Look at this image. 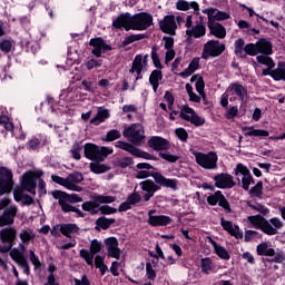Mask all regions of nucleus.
<instances>
[{
  "label": "nucleus",
  "mask_w": 285,
  "mask_h": 285,
  "mask_svg": "<svg viewBox=\"0 0 285 285\" xmlns=\"http://www.w3.org/2000/svg\"><path fill=\"white\" fill-rule=\"evenodd\" d=\"M122 136L126 137V139H128L130 142L119 140L116 142L117 148L129 153V155H132V157L147 159L148 161H159V158L153 156V154L137 148V146H144V144H146V131L144 130V125L131 124L129 127L124 129Z\"/></svg>",
  "instance_id": "obj_1"
},
{
  "label": "nucleus",
  "mask_w": 285,
  "mask_h": 285,
  "mask_svg": "<svg viewBox=\"0 0 285 285\" xmlns=\"http://www.w3.org/2000/svg\"><path fill=\"white\" fill-rule=\"evenodd\" d=\"M148 177H153L154 181L158 184V186H163V188H170L171 190H178L179 180L175 178H166L159 171H148V170H139L136 175V179H148Z\"/></svg>",
  "instance_id": "obj_2"
},
{
  "label": "nucleus",
  "mask_w": 285,
  "mask_h": 285,
  "mask_svg": "<svg viewBox=\"0 0 285 285\" xmlns=\"http://www.w3.org/2000/svg\"><path fill=\"white\" fill-rule=\"evenodd\" d=\"M0 210H3L0 215V228L12 226L19 213V207L17 205H10L9 198H2L0 199Z\"/></svg>",
  "instance_id": "obj_3"
},
{
  "label": "nucleus",
  "mask_w": 285,
  "mask_h": 285,
  "mask_svg": "<svg viewBox=\"0 0 285 285\" xmlns=\"http://www.w3.org/2000/svg\"><path fill=\"white\" fill-rule=\"evenodd\" d=\"M85 157L90 159V161H105L108 155H112L114 150L108 147H101L87 142L83 147Z\"/></svg>",
  "instance_id": "obj_4"
},
{
  "label": "nucleus",
  "mask_w": 285,
  "mask_h": 285,
  "mask_svg": "<svg viewBox=\"0 0 285 285\" xmlns=\"http://www.w3.org/2000/svg\"><path fill=\"white\" fill-rule=\"evenodd\" d=\"M234 55L239 57V59H246V57H257L259 51L257 49V42H249L246 45L244 38H238L234 43Z\"/></svg>",
  "instance_id": "obj_5"
},
{
  "label": "nucleus",
  "mask_w": 285,
  "mask_h": 285,
  "mask_svg": "<svg viewBox=\"0 0 285 285\" xmlns=\"http://www.w3.org/2000/svg\"><path fill=\"white\" fill-rule=\"evenodd\" d=\"M16 239L17 228L12 227V225L3 226V228L0 229V242L6 245H0V253H10Z\"/></svg>",
  "instance_id": "obj_6"
},
{
  "label": "nucleus",
  "mask_w": 285,
  "mask_h": 285,
  "mask_svg": "<svg viewBox=\"0 0 285 285\" xmlns=\"http://www.w3.org/2000/svg\"><path fill=\"white\" fill-rule=\"evenodd\" d=\"M43 175L42 170H29L22 176V190H27L30 195H36L37 179Z\"/></svg>",
  "instance_id": "obj_7"
},
{
  "label": "nucleus",
  "mask_w": 285,
  "mask_h": 285,
  "mask_svg": "<svg viewBox=\"0 0 285 285\" xmlns=\"http://www.w3.org/2000/svg\"><path fill=\"white\" fill-rule=\"evenodd\" d=\"M217 153L209 151L208 154H196V164L205 170H215L218 161Z\"/></svg>",
  "instance_id": "obj_8"
},
{
  "label": "nucleus",
  "mask_w": 285,
  "mask_h": 285,
  "mask_svg": "<svg viewBox=\"0 0 285 285\" xmlns=\"http://www.w3.org/2000/svg\"><path fill=\"white\" fill-rule=\"evenodd\" d=\"M224 50H226V45L220 43L219 40H208L204 45L202 59H208V57H219Z\"/></svg>",
  "instance_id": "obj_9"
},
{
  "label": "nucleus",
  "mask_w": 285,
  "mask_h": 285,
  "mask_svg": "<svg viewBox=\"0 0 285 285\" xmlns=\"http://www.w3.org/2000/svg\"><path fill=\"white\" fill-rule=\"evenodd\" d=\"M180 119H184L185 121H189L195 126L196 128H199L200 126H204L206 124V119L199 117L195 109L190 108V106L185 105L179 115Z\"/></svg>",
  "instance_id": "obj_10"
},
{
  "label": "nucleus",
  "mask_w": 285,
  "mask_h": 285,
  "mask_svg": "<svg viewBox=\"0 0 285 285\" xmlns=\"http://www.w3.org/2000/svg\"><path fill=\"white\" fill-rule=\"evenodd\" d=\"M89 46L90 48H94L91 55L97 59H99L101 55L112 51V46L106 43V40L102 37L91 38L89 40Z\"/></svg>",
  "instance_id": "obj_11"
},
{
  "label": "nucleus",
  "mask_w": 285,
  "mask_h": 285,
  "mask_svg": "<svg viewBox=\"0 0 285 285\" xmlns=\"http://www.w3.org/2000/svg\"><path fill=\"white\" fill-rule=\"evenodd\" d=\"M13 186L12 171L6 167H0V196L11 193Z\"/></svg>",
  "instance_id": "obj_12"
},
{
  "label": "nucleus",
  "mask_w": 285,
  "mask_h": 285,
  "mask_svg": "<svg viewBox=\"0 0 285 285\" xmlns=\"http://www.w3.org/2000/svg\"><path fill=\"white\" fill-rule=\"evenodd\" d=\"M207 204L209 206H220V208H224L225 213L230 214L233 213V209L230 208V203L228 199H226V196L222 190H216L214 194H210L207 197Z\"/></svg>",
  "instance_id": "obj_13"
},
{
  "label": "nucleus",
  "mask_w": 285,
  "mask_h": 285,
  "mask_svg": "<svg viewBox=\"0 0 285 285\" xmlns=\"http://www.w3.org/2000/svg\"><path fill=\"white\" fill-rule=\"evenodd\" d=\"M153 14L148 12H139L132 16L134 30L144 31L153 26Z\"/></svg>",
  "instance_id": "obj_14"
},
{
  "label": "nucleus",
  "mask_w": 285,
  "mask_h": 285,
  "mask_svg": "<svg viewBox=\"0 0 285 285\" xmlns=\"http://www.w3.org/2000/svg\"><path fill=\"white\" fill-rule=\"evenodd\" d=\"M141 190L145 193L142 195L144 202H148L155 197V193L161 190V185L157 184L153 179H146L139 183Z\"/></svg>",
  "instance_id": "obj_15"
},
{
  "label": "nucleus",
  "mask_w": 285,
  "mask_h": 285,
  "mask_svg": "<svg viewBox=\"0 0 285 285\" xmlns=\"http://www.w3.org/2000/svg\"><path fill=\"white\" fill-rule=\"evenodd\" d=\"M158 26L165 35L175 37L177 35V21L175 14H167L163 20H158Z\"/></svg>",
  "instance_id": "obj_16"
},
{
  "label": "nucleus",
  "mask_w": 285,
  "mask_h": 285,
  "mask_svg": "<svg viewBox=\"0 0 285 285\" xmlns=\"http://www.w3.org/2000/svg\"><path fill=\"white\" fill-rule=\"evenodd\" d=\"M112 28L116 30H126V32H130L134 30L132 14L130 12L120 13L117 19L112 20Z\"/></svg>",
  "instance_id": "obj_17"
},
{
  "label": "nucleus",
  "mask_w": 285,
  "mask_h": 285,
  "mask_svg": "<svg viewBox=\"0 0 285 285\" xmlns=\"http://www.w3.org/2000/svg\"><path fill=\"white\" fill-rule=\"evenodd\" d=\"M147 145L151 150H155L156 153H163L164 150H170V141L164 137L160 136H151Z\"/></svg>",
  "instance_id": "obj_18"
},
{
  "label": "nucleus",
  "mask_w": 285,
  "mask_h": 285,
  "mask_svg": "<svg viewBox=\"0 0 285 285\" xmlns=\"http://www.w3.org/2000/svg\"><path fill=\"white\" fill-rule=\"evenodd\" d=\"M53 199H58L59 205L63 213H71L72 210V196L66 194V191L53 190L51 191Z\"/></svg>",
  "instance_id": "obj_19"
},
{
  "label": "nucleus",
  "mask_w": 285,
  "mask_h": 285,
  "mask_svg": "<svg viewBox=\"0 0 285 285\" xmlns=\"http://www.w3.org/2000/svg\"><path fill=\"white\" fill-rule=\"evenodd\" d=\"M214 181L216 188L226 189V188H235L237 185L235 180H233V175L228 173H220L214 176Z\"/></svg>",
  "instance_id": "obj_20"
},
{
  "label": "nucleus",
  "mask_w": 285,
  "mask_h": 285,
  "mask_svg": "<svg viewBox=\"0 0 285 285\" xmlns=\"http://www.w3.org/2000/svg\"><path fill=\"white\" fill-rule=\"evenodd\" d=\"M105 244L107 246V257H111L112 259H121V249L119 248V240L117 237L111 236L105 239Z\"/></svg>",
  "instance_id": "obj_21"
},
{
  "label": "nucleus",
  "mask_w": 285,
  "mask_h": 285,
  "mask_svg": "<svg viewBox=\"0 0 285 285\" xmlns=\"http://www.w3.org/2000/svg\"><path fill=\"white\" fill-rule=\"evenodd\" d=\"M155 209H151L148 212V224L149 226H168L170 224H173V218H170V216H166V215H156L155 216Z\"/></svg>",
  "instance_id": "obj_22"
},
{
  "label": "nucleus",
  "mask_w": 285,
  "mask_h": 285,
  "mask_svg": "<svg viewBox=\"0 0 285 285\" xmlns=\"http://www.w3.org/2000/svg\"><path fill=\"white\" fill-rule=\"evenodd\" d=\"M227 90H230V92H234V95L238 97L242 104H246V101H248V89L244 87V85L239 82H232Z\"/></svg>",
  "instance_id": "obj_23"
},
{
  "label": "nucleus",
  "mask_w": 285,
  "mask_h": 285,
  "mask_svg": "<svg viewBox=\"0 0 285 285\" xmlns=\"http://www.w3.org/2000/svg\"><path fill=\"white\" fill-rule=\"evenodd\" d=\"M234 174L237 175H243L242 178V188L245 190H250V183L248 179V167H246L244 164L239 163L237 164L236 168L234 169Z\"/></svg>",
  "instance_id": "obj_24"
},
{
  "label": "nucleus",
  "mask_w": 285,
  "mask_h": 285,
  "mask_svg": "<svg viewBox=\"0 0 285 285\" xmlns=\"http://www.w3.org/2000/svg\"><path fill=\"white\" fill-rule=\"evenodd\" d=\"M160 81H164V72L161 69H155L149 75V83L153 87L154 92H157L159 90V83Z\"/></svg>",
  "instance_id": "obj_25"
},
{
  "label": "nucleus",
  "mask_w": 285,
  "mask_h": 285,
  "mask_svg": "<svg viewBox=\"0 0 285 285\" xmlns=\"http://www.w3.org/2000/svg\"><path fill=\"white\" fill-rule=\"evenodd\" d=\"M258 55H273V42L266 38H261L256 41Z\"/></svg>",
  "instance_id": "obj_26"
},
{
  "label": "nucleus",
  "mask_w": 285,
  "mask_h": 285,
  "mask_svg": "<svg viewBox=\"0 0 285 285\" xmlns=\"http://www.w3.org/2000/svg\"><path fill=\"white\" fill-rule=\"evenodd\" d=\"M14 202H22V206H32L35 200L28 194L23 193V189L13 190Z\"/></svg>",
  "instance_id": "obj_27"
},
{
  "label": "nucleus",
  "mask_w": 285,
  "mask_h": 285,
  "mask_svg": "<svg viewBox=\"0 0 285 285\" xmlns=\"http://www.w3.org/2000/svg\"><path fill=\"white\" fill-rule=\"evenodd\" d=\"M209 242H210L212 246L214 247L216 255L220 259H224L225 262H228V259H230V253L226 250V247L217 244V242H215V239H213V238H209Z\"/></svg>",
  "instance_id": "obj_28"
},
{
  "label": "nucleus",
  "mask_w": 285,
  "mask_h": 285,
  "mask_svg": "<svg viewBox=\"0 0 285 285\" xmlns=\"http://www.w3.org/2000/svg\"><path fill=\"white\" fill-rule=\"evenodd\" d=\"M99 202L95 196H92V200H87L82 204V210L90 213V215H99Z\"/></svg>",
  "instance_id": "obj_29"
},
{
  "label": "nucleus",
  "mask_w": 285,
  "mask_h": 285,
  "mask_svg": "<svg viewBox=\"0 0 285 285\" xmlns=\"http://www.w3.org/2000/svg\"><path fill=\"white\" fill-rule=\"evenodd\" d=\"M116 222L117 219L115 218H107L106 216H100L98 219H96L95 230H108V228H110L112 224H116Z\"/></svg>",
  "instance_id": "obj_30"
},
{
  "label": "nucleus",
  "mask_w": 285,
  "mask_h": 285,
  "mask_svg": "<svg viewBox=\"0 0 285 285\" xmlns=\"http://www.w3.org/2000/svg\"><path fill=\"white\" fill-rule=\"evenodd\" d=\"M187 37H194L195 39H202V37H206V26L205 24H196L191 27V29L186 30Z\"/></svg>",
  "instance_id": "obj_31"
},
{
  "label": "nucleus",
  "mask_w": 285,
  "mask_h": 285,
  "mask_svg": "<svg viewBox=\"0 0 285 285\" xmlns=\"http://www.w3.org/2000/svg\"><path fill=\"white\" fill-rule=\"evenodd\" d=\"M256 253L259 257H275V248L268 247V243L258 244Z\"/></svg>",
  "instance_id": "obj_32"
},
{
  "label": "nucleus",
  "mask_w": 285,
  "mask_h": 285,
  "mask_svg": "<svg viewBox=\"0 0 285 285\" xmlns=\"http://www.w3.org/2000/svg\"><path fill=\"white\" fill-rule=\"evenodd\" d=\"M19 237L22 244H30V242H35L37 234L30 227H24L20 230Z\"/></svg>",
  "instance_id": "obj_33"
},
{
  "label": "nucleus",
  "mask_w": 285,
  "mask_h": 285,
  "mask_svg": "<svg viewBox=\"0 0 285 285\" xmlns=\"http://www.w3.org/2000/svg\"><path fill=\"white\" fill-rule=\"evenodd\" d=\"M243 132L245 137H268V130L266 129H255V127H243Z\"/></svg>",
  "instance_id": "obj_34"
},
{
  "label": "nucleus",
  "mask_w": 285,
  "mask_h": 285,
  "mask_svg": "<svg viewBox=\"0 0 285 285\" xmlns=\"http://www.w3.org/2000/svg\"><path fill=\"white\" fill-rule=\"evenodd\" d=\"M106 119H110V111L108 109H99L96 117L90 120L91 126H99Z\"/></svg>",
  "instance_id": "obj_35"
},
{
  "label": "nucleus",
  "mask_w": 285,
  "mask_h": 285,
  "mask_svg": "<svg viewBox=\"0 0 285 285\" xmlns=\"http://www.w3.org/2000/svg\"><path fill=\"white\" fill-rule=\"evenodd\" d=\"M142 39H148V35L147 33H132L125 38V40L120 45V48H127V46H130V43H135V41H141Z\"/></svg>",
  "instance_id": "obj_36"
},
{
  "label": "nucleus",
  "mask_w": 285,
  "mask_h": 285,
  "mask_svg": "<svg viewBox=\"0 0 285 285\" xmlns=\"http://www.w3.org/2000/svg\"><path fill=\"white\" fill-rule=\"evenodd\" d=\"M274 81H285V61H279L277 68L273 69Z\"/></svg>",
  "instance_id": "obj_37"
},
{
  "label": "nucleus",
  "mask_w": 285,
  "mask_h": 285,
  "mask_svg": "<svg viewBox=\"0 0 285 285\" xmlns=\"http://www.w3.org/2000/svg\"><path fill=\"white\" fill-rule=\"evenodd\" d=\"M215 12H217V8H213V7L203 10V14H207V19H208L207 27L209 30L212 28H215V26H217V23H219V22H215V21H217L215 19Z\"/></svg>",
  "instance_id": "obj_38"
},
{
  "label": "nucleus",
  "mask_w": 285,
  "mask_h": 285,
  "mask_svg": "<svg viewBox=\"0 0 285 285\" xmlns=\"http://www.w3.org/2000/svg\"><path fill=\"white\" fill-rule=\"evenodd\" d=\"M209 35H213L216 39H226V27L222 23H216L212 29H209Z\"/></svg>",
  "instance_id": "obj_39"
},
{
  "label": "nucleus",
  "mask_w": 285,
  "mask_h": 285,
  "mask_svg": "<svg viewBox=\"0 0 285 285\" xmlns=\"http://www.w3.org/2000/svg\"><path fill=\"white\" fill-rule=\"evenodd\" d=\"M159 47L154 45L151 47V61L157 70H164V65H161V59H159Z\"/></svg>",
  "instance_id": "obj_40"
},
{
  "label": "nucleus",
  "mask_w": 285,
  "mask_h": 285,
  "mask_svg": "<svg viewBox=\"0 0 285 285\" xmlns=\"http://www.w3.org/2000/svg\"><path fill=\"white\" fill-rule=\"evenodd\" d=\"M130 75H137L135 81H139L140 79H144V75H141V72H144V67H141V62H139L138 60L132 61L131 62V68L129 69Z\"/></svg>",
  "instance_id": "obj_41"
},
{
  "label": "nucleus",
  "mask_w": 285,
  "mask_h": 285,
  "mask_svg": "<svg viewBox=\"0 0 285 285\" xmlns=\"http://www.w3.org/2000/svg\"><path fill=\"white\" fill-rule=\"evenodd\" d=\"M247 206L248 208H252V210H256L257 213H261V215H264V217H268V215H271V209H268V207L259 203L253 204L248 202Z\"/></svg>",
  "instance_id": "obj_42"
},
{
  "label": "nucleus",
  "mask_w": 285,
  "mask_h": 285,
  "mask_svg": "<svg viewBox=\"0 0 285 285\" xmlns=\"http://www.w3.org/2000/svg\"><path fill=\"white\" fill-rule=\"evenodd\" d=\"M263 262H267L268 264H284L285 262V253L284 250L277 249L273 258H263Z\"/></svg>",
  "instance_id": "obj_43"
},
{
  "label": "nucleus",
  "mask_w": 285,
  "mask_h": 285,
  "mask_svg": "<svg viewBox=\"0 0 285 285\" xmlns=\"http://www.w3.org/2000/svg\"><path fill=\"white\" fill-rule=\"evenodd\" d=\"M90 170L91 173H95V175H104V173H108V170H110V166L99 163H91Z\"/></svg>",
  "instance_id": "obj_44"
},
{
  "label": "nucleus",
  "mask_w": 285,
  "mask_h": 285,
  "mask_svg": "<svg viewBox=\"0 0 285 285\" xmlns=\"http://www.w3.org/2000/svg\"><path fill=\"white\" fill-rule=\"evenodd\" d=\"M256 60L258 63H262V66H267V68H275V61L273 58H271V55H259L256 57Z\"/></svg>",
  "instance_id": "obj_45"
},
{
  "label": "nucleus",
  "mask_w": 285,
  "mask_h": 285,
  "mask_svg": "<svg viewBox=\"0 0 285 285\" xmlns=\"http://www.w3.org/2000/svg\"><path fill=\"white\" fill-rule=\"evenodd\" d=\"M258 230H262V233L269 236L277 235V229H275V227H273V225H271V223L266 218L263 222V225H261Z\"/></svg>",
  "instance_id": "obj_46"
},
{
  "label": "nucleus",
  "mask_w": 285,
  "mask_h": 285,
  "mask_svg": "<svg viewBox=\"0 0 285 285\" xmlns=\"http://www.w3.org/2000/svg\"><path fill=\"white\" fill-rule=\"evenodd\" d=\"M249 195L250 197L262 198V195H264V181L259 180L254 187H252Z\"/></svg>",
  "instance_id": "obj_47"
},
{
  "label": "nucleus",
  "mask_w": 285,
  "mask_h": 285,
  "mask_svg": "<svg viewBox=\"0 0 285 285\" xmlns=\"http://www.w3.org/2000/svg\"><path fill=\"white\" fill-rule=\"evenodd\" d=\"M200 268L202 273L210 275V271H213V259H210V257L202 258Z\"/></svg>",
  "instance_id": "obj_48"
},
{
  "label": "nucleus",
  "mask_w": 285,
  "mask_h": 285,
  "mask_svg": "<svg viewBox=\"0 0 285 285\" xmlns=\"http://www.w3.org/2000/svg\"><path fill=\"white\" fill-rule=\"evenodd\" d=\"M80 257L82 259H85L86 264L88 266H95V256L92 255V253L88 249H81L80 250Z\"/></svg>",
  "instance_id": "obj_49"
},
{
  "label": "nucleus",
  "mask_w": 285,
  "mask_h": 285,
  "mask_svg": "<svg viewBox=\"0 0 285 285\" xmlns=\"http://www.w3.org/2000/svg\"><path fill=\"white\" fill-rule=\"evenodd\" d=\"M247 219H248L249 224L255 226V228H257L258 230H259V228H262V225L266 220V218L259 214L255 215V216H248Z\"/></svg>",
  "instance_id": "obj_50"
},
{
  "label": "nucleus",
  "mask_w": 285,
  "mask_h": 285,
  "mask_svg": "<svg viewBox=\"0 0 285 285\" xmlns=\"http://www.w3.org/2000/svg\"><path fill=\"white\" fill-rule=\"evenodd\" d=\"M52 181L55 184H59L60 186H65V188H68V190H72V183L66 178H61L60 176L57 175H51Z\"/></svg>",
  "instance_id": "obj_51"
},
{
  "label": "nucleus",
  "mask_w": 285,
  "mask_h": 285,
  "mask_svg": "<svg viewBox=\"0 0 285 285\" xmlns=\"http://www.w3.org/2000/svg\"><path fill=\"white\" fill-rule=\"evenodd\" d=\"M95 198L99 206H101V204H114V202H117V197L115 196H105L100 194L95 195Z\"/></svg>",
  "instance_id": "obj_52"
},
{
  "label": "nucleus",
  "mask_w": 285,
  "mask_h": 285,
  "mask_svg": "<svg viewBox=\"0 0 285 285\" xmlns=\"http://www.w3.org/2000/svg\"><path fill=\"white\" fill-rule=\"evenodd\" d=\"M158 156L160 159H164L165 161H168L169 164H177L179 161L180 157L177 155H173L170 153H159Z\"/></svg>",
  "instance_id": "obj_53"
},
{
  "label": "nucleus",
  "mask_w": 285,
  "mask_h": 285,
  "mask_svg": "<svg viewBox=\"0 0 285 285\" xmlns=\"http://www.w3.org/2000/svg\"><path fill=\"white\" fill-rule=\"evenodd\" d=\"M0 126H3L9 132L14 131V124L6 115L0 116Z\"/></svg>",
  "instance_id": "obj_54"
},
{
  "label": "nucleus",
  "mask_w": 285,
  "mask_h": 285,
  "mask_svg": "<svg viewBox=\"0 0 285 285\" xmlns=\"http://www.w3.org/2000/svg\"><path fill=\"white\" fill-rule=\"evenodd\" d=\"M104 66V60L102 59H90L87 62H85V67L87 70H95V68H101Z\"/></svg>",
  "instance_id": "obj_55"
},
{
  "label": "nucleus",
  "mask_w": 285,
  "mask_h": 285,
  "mask_svg": "<svg viewBox=\"0 0 285 285\" xmlns=\"http://www.w3.org/2000/svg\"><path fill=\"white\" fill-rule=\"evenodd\" d=\"M60 234L69 239L72 238V224H60Z\"/></svg>",
  "instance_id": "obj_56"
},
{
  "label": "nucleus",
  "mask_w": 285,
  "mask_h": 285,
  "mask_svg": "<svg viewBox=\"0 0 285 285\" xmlns=\"http://www.w3.org/2000/svg\"><path fill=\"white\" fill-rule=\"evenodd\" d=\"M146 275L150 282H155V279H157V272L153 268V264L150 262L146 263Z\"/></svg>",
  "instance_id": "obj_57"
},
{
  "label": "nucleus",
  "mask_w": 285,
  "mask_h": 285,
  "mask_svg": "<svg viewBox=\"0 0 285 285\" xmlns=\"http://www.w3.org/2000/svg\"><path fill=\"white\" fill-rule=\"evenodd\" d=\"M175 135L183 144L188 141V131H186L183 127L175 129Z\"/></svg>",
  "instance_id": "obj_58"
},
{
  "label": "nucleus",
  "mask_w": 285,
  "mask_h": 285,
  "mask_svg": "<svg viewBox=\"0 0 285 285\" xmlns=\"http://www.w3.org/2000/svg\"><path fill=\"white\" fill-rule=\"evenodd\" d=\"M121 139V131L117 129H111L106 135V141H115Z\"/></svg>",
  "instance_id": "obj_59"
},
{
  "label": "nucleus",
  "mask_w": 285,
  "mask_h": 285,
  "mask_svg": "<svg viewBox=\"0 0 285 285\" xmlns=\"http://www.w3.org/2000/svg\"><path fill=\"white\" fill-rule=\"evenodd\" d=\"M101 247H102L101 243H100L98 239H94V240H91V243H90V249H89V252H90L94 256H96L98 253H101Z\"/></svg>",
  "instance_id": "obj_60"
},
{
  "label": "nucleus",
  "mask_w": 285,
  "mask_h": 285,
  "mask_svg": "<svg viewBox=\"0 0 285 285\" xmlns=\"http://www.w3.org/2000/svg\"><path fill=\"white\" fill-rule=\"evenodd\" d=\"M100 215H115L117 208L111 207L110 205H102L98 208Z\"/></svg>",
  "instance_id": "obj_61"
},
{
  "label": "nucleus",
  "mask_w": 285,
  "mask_h": 285,
  "mask_svg": "<svg viewBox=\"0 0 285 285\" xmlns=\"http://www.w3.org/2000/svg\"><path fill=\"white\" fill-rule=\"evenodd\" d=\"M135 164V160L130 157H124L117 161L118 168H128V166H132Z\"/></svg>",
  "instance_id": "obj_62"
},
{
  "label": "nucleus",
  "mask_w": 285,
  "mask_h": 285,
  "mask_svg": "<svg viewBox=\"0 0 285 285\" xmlns=\"http://www.w3.org/2000/svg\"><path fill=\"white\" fill-rule=\"evenodd\" d=\"M149 55L146 53L145 56L141 55V53H138L135 56L134 60L132 61H139L140 62V66L141 68H146L148 66V59H149Z\"/></svg>",
  "instance_id": "obj_63"
},
{
  "label": "nucleus",
  "mask_w": 285,
  "mask_h": 285,
  "mask_svg": "<svg viewBox=\"0 0 285 285\" xmlns=\"http://www.w3.org/2000/svg\"><path fill=\"white\" fill-rule=\"evenodd\" d=\"M239 115V108L237 106H233L226 110L225 117L227 119H235Z\"/></svg>",
  "instance_id": "obj_64"
}]
</instances>
